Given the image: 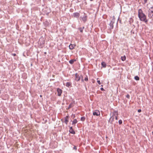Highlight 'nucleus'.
Segmentation results:
<instances>
[{
    "instance_id": "473e14b6",
    "label": "nucleus",
    "mask_w": 153,
    "mask_h": 153,
    "mask_svg": "<svg viewBox=\"0 0 153 153\" xmlns=\"http://www.w3.org/2000/svg\"><path fill=\"white\" fill-rule=\"evenodd\" d=\"M12 54L14 56L16 55V54L15 53H13Z\"/></svg>"
},
{
    "instance_id": "9d476101",
    "label": "nucleus",
    "mask_w": 153,
    "mask_h": 153,
    "mask_svg": "<svg viewBox=\"0 0 153 153\" xmlns=\"http://www.w3.org/2000/svg\"><path fill=\"white\" fill-rule=\"evenodd\" d=\"M114 116L115 117V119L116 120H117V115H118V114L117 113V111H114Z\"/></svg>"
},
{
    "instance_id": "72a5a7b5",
    "label": "nucleus",
    "mask_w": 153,
    "mask_h": 153,
    "mask_svg": "<svg viewBox=\"0 0 153 153\" xmlns=\"http://www.w3.org/2000/svg\"><path fill=\"white\" fill-rule=\"evenodd\" d=\"M40 97H42V96L41 95H40Z\"/></svg>"
},
{
    "instance_id": "412c9836",
    "label": "nucleus",
    "mask_w": 153,
    "mask_h": 153,
    "mask_svg": "<svg viewBox=\"0 0 153 153\" xmlns=\"http://www.w3.org/2000/svg\"><path fill=\"white\" fill-rule=\"evenodd\" d=\"M85 119V117H82L81 118V120L82 121H84Z\"/></svg>"
},
{
    "instance_id": "a211bd4d",
    "label": "nucleus",
    "mask_w": 153,
    "mask_h": 153,
    "mask_svg": "<svg viewBox=\"0 0 153 153\" xmlns=\"http://www.w3.org/2000/svg\"><path fill=\"white\" fill-rule=\"evenodd\" d=\"M77 122V121L76 119H75L72 122V125L75 124Z\"/></svg>"
},
{
    "instance_id": "6ab92c4d",
    "label": "nucleus",
    "mask_w": 153,
    "mask_h": 153,
    "mask_svg": "<svg viewBox=\"0 0 153 153\" xmlns=\"http://www.w3.org/2000/svg\"><path fill=\"white\" fill-rule=\"evenodd\" d=\"M126 59V57L125 56L121 57V60L123 61H125Z\"/></svg>"
},
{
    "instance_id": "2eb2a0df",
    "label": "nucleus",
    "mask_w": 153,
    "mask_h": 153,
    "mask_svg": "<svg viewBox=\"0 0 153 153\" xmlns=\"http://www.w3.org/2000/svg\"><path fill=\"white\" fill-rule=\"evenodd\" d=\"M76 61V60L74 59H72L70 60L69 62L70 64H73L75 61Z\"/></svg>"
},
{
    "instance_id": "f257e3e1",
    "label": "nucleus",
    "mask_w": 153,
    "mask_h": 153,
    "mask_svg": "<svg viewBox=\"0 0 153 153\" xmlns=\"http://www.w3.org/2000/svg\"><path fill=\"white\" fill-rule=\"evenodd\" d=\"M138 16L141 21L147 23L148 20L146 19V15L143 13L142 10L141 9H139L138 10Z\"/></svg>"
},
{
    "instance_id": "2f4dec72",
    "label": "nucleus",
    "mask_w": 153,
    "mask_h": 153,
    "mask_svg": "<svg viewBox=\"0 0 153 153\" xmlns=\"http://www.w3.org/2000/svg\"><path fill=\"white\" fill-rule=\"evenodd\" d=\"M81 80H82V82H83V81H84V80H83V79L82 76Z\"/></svg>"
},
{
    "instance_id": "5701e85b",
    "label": "nucleus",
    "mask_w": 153,
    "mask_h": 153,
    "mask_svg": "<svg viewBox=\"0 0 153 153\" xmlns=\"http://www.w3.org/2000/svg\"><path fill=\"white\" fill-rule=\"evenodd\" d=\"M86 77L85 78L84 80L86 81H88V77L87 76H86Z\"/></svg>"
},
{
    "instance_id": "423d86ee",
    "label": "nucleus",
    "mask_w": 153,
    "mask_h": 153,
    "mask_svg": "<svg viewBox=\"0 0 153 153\" xmlns=\"http://www.w3.org/2000/svg\"><path fill=\"white\" fill-rule=\"evenodd\" d=\"M114 23V22L112 21H111L109 25H110V30L112 29L113 28L114 25L113 24Z\"/></svg>"
},
{
    "instance_id": "dca6fc26",
    "label": "nucleus",
    "mask_w": 153,
    "mask_h": 153,
    "mask_svg": "<svg viewBox=\"0 0 153 153\" xmlns=\"http://www.w3.org/2000/svg\"><path fill=\"white\" fill-rule=\"evenodd\" d=\"M84 29V27H79L78 29L79 30L80 32L82 33L83 29Z\"/></svg>"
},
{
    "instance_id": "a878e982",
    "label": "nucleus",
    "mask_w": 153,
    "mask_h": 153,
    "mask_svg": "<svg viewBox=\"0 0 153 153\" xmlns=\"http://www.w3.org/2000/svg\"><path fill=\"white\" fill-rule=\"evenodd\" d=\"M126 97L128 99H129L130 98V96L129 94H128L126 95Z\"/></svg>"
},
{
    "instance_id": "c85d7f7f",
    "label": "nucleus",
    "mask_w": 153,
    "mask_h": 153,
    "mask_svg": "<svg viewBox=\"0 0 153 153\" xmlns=\"http://www.w3.org/2000/svg\"><path fill=\"white\" fill-rule=\"evenodd\" d=\"M100 90L102 91H104V88H100Z\"/></svg>"
},
{
    "instance_id": "b1692460",
    "label": "nucleus",
    "mask_w": 153,
    "mask_h": 153,
    "mask_svg": "<svg viewBox=\"0 0 153 153\" xmlns=\"http://www.w3.org/2000/svg\"><path fill=\"white\" fill-rule=\"evenodd\" d=\"M72 104H70L68 106V109L71 108L72 107Z\"/></svg>"
},
{
    "instance_id": "aec40b11",
    "label": "nucleus",
    "mask_w": 153,
    "mask_h": 153,
    "mask_svg": "<svg viewBox=\"0 0 153 153\" xmlns=\"http://www.w3.org/2000/svg\"><path fill=\"white\" fill-rule=\"evenodd\" d=\"M134 79L136 80H139L140 79L139 77L137 76H135L134 77Z\"/></svg>"
},
{
    "instance_id": "f704fd0d",
    "label": "nucleus",
    "mask_w": 153,
    "mask_h": 153,
    "mask_svg": "<svg viewBox=\"0 0 153 153\" xmlns=\"http://www.w3.org/2000/svg\"><path fill=\"white\" fill-rule=\"evenodd\" d=\"M152 134L153 135V131L152 132Z\"/></svg>"
},
{
    "instance_id": "0eeeda50",
    "label": "nucleus",
    "mask_w": 153,
    "mask_h": 153,
    "mask_svg": "<svg viewBox=\"0 0 153 153\" xmlns=\"http://www.w3.org/2000/svg\"><path fill=\"white\" fill-rule=\"evenodd\" d=\"M100 113L99 111H96L93 112V115H94L99 116L100 115Z\"/></svg>"
},
{
    "instance_id": "4468645a",
    "label": "nucleus",
    "mask_w": 153,
    "mask_h": 153,
    "mask_svg": "<svg viewBox=\"0 0 153 153\" xmlns=\"http://www.w3.org/2000/svg\"><path fill=\"white\" fill-rule=\"evenodd\" d=\"M101 65L103 67L105 68L106 66V65L105 63L104 62H102L101 63Z\"/></svg>"
},
{
    "instance_id": "4be33fe9",
    "label": "nucleus",
    "mask_w": 153,
    "mask_h": 153,
    "mask_svg": "<svg viewBox=\"0 0 153 153\" xmlns=\"http://www.w3.org/2000/svg\"><path fill=\"white\" fill-rule=\"evenodd\" d=\"M133 19L131 18L130 19V20L129 22H130V24H131V23L133 22Z\"/></svg>"
},
{
    "instance_id": "cd10ccee",
    "label": "nucleus",
    "mask_w": 153,
    "mask_h": 153,
    "mask_svg": "<svg viewBox=\"0 0 153 153\" xmlns=\"http://www.w3.org/2000/svg\"><path fill=\"white\" fill-rule=\"evenodd\" d=\"M148 0H144V4H146L147 1Z\"/></svg>"
},
{
    "instance_id": "f3484780",
    "label": "nucleus",
    "mask_w": 153,
    "mask_h": 153,
    "mask_svg": "<svg viewBox=\"0 0 153 153\" xmlns=\"http://www.w3.org/2000/svg\"><path fill=\"white\" fill-rule=\"evenodd\" d=\"M71 85V83L70 82H67L66 83V86L67 87H69Z\"/></svg>"
},
{
    "instance_id": "c756f323",
    "label": "nucleus",
    "mask_w": 153,
    "mask_h": 153,
    "mask_svg": "<svg viewBox=\"0 0 153 153\" xmlns=\"http://www.w3.org/2000/svg\"><path fill=\"white\" fill-rule=\"evenodd\" d=\"M73 149L75 150H76V146H74L73 147Z\"/></svg>"
},
{
    "instance_id": "f03ea898",
    "label": "nucleus",
    "mask_w": 153,
    "mask_h": 153,
    "mask_svg": "<svg viewBox=\"0 0 153 153\" xmlns=\"http://www.w3.org/2000/svg\"><path fill=\"white\" fill-rule=\"evenodd\" d=\"M148 17L151 19L153 18V7H151L148 11Z\"/></svg>"
},
{
    "instance_id": "6e6552de",
    "label": "nucleus",
    "mask_w": 153,
    "mask_h": 153,
    "mask_svg": "<svg viewBox=\"0 0 153 153\" xmlns=\"http://www.w3.org/2000/svg\"><path fill=\"white\" fill-rule=\"evenodd\" d=\"M73 16L74 17H76V18H78L79 17L80 14L78 12H76L74 13L73 14Z\"/></svg>"
},
{
    "instance_id": "c9c22d12",
    "label": "nucleus",
    "mask_w": 153,
    "mask_h": 153,
    "mask_svg": "<svg viewBox=\"0 0 153 153\" xmlns=\"http://www.w3.org/2000/svg\"><path fill=\"white\" fill-rule=\"evenodd\" d=\"M45 54H46V52H45Z\"/></svg>"
},
{
    "instance_id": "f8f14e48",
    "label": "nucleus",
    "mask_w": 153,
    "mask_h": 153,
    "mask_svg": "<svg viewBox=\"0 0 153 153\" xmlns=\"http://www.w3.org/2000/svg\"><path fill=\"white\" fill-rule=\"evenodd\" d=\"M68 116H66V117L65 118V123L66 124H68Z\"/></svg>"
},
{
    "instance_id": "ddd939ff",
    "label": "nucleus",
    "mask_w": 153,
    "mask_h": 153,
    "mask_svg": "<svg viewBox=\"0 0 153 153\" xmlns=\"http://www.w3.org/2000/svg\"><path fill=\"white\" fill-rule=\"evenodd\" d=\"M87 16H84L82 18V19L84 22H85L86 21H87Z\"/></svg>"
},
{
    "instance_id": "7ed1b4c3",
    "label": "nucleus",
    "mask_w": 153,
    "mask_h": 153,
    "mask_svg": "<svg viewBox=\"0 0 153 153\" xmlns=\"http://www.w3.org/2000/svg\"><path fill=\"white\" fill-rule=\"evenodd\" d=\"M57 95L59 96H60L62 92V90L59 88H58L57 89Z\"/></svg>"
},
{
    "instance_id": "39448f33",
    "label": "nucleus",
    "mask_w": 153,
    "mask_h": 153,
    "mask_svg": "<svg viewBox=\"0 0 153 153\" xmlns=\"http://www.w3.org/2000/svg\"><path fill=\"white\" fill-rule=\"evenodd\" d=\"M80 79V77L77 73L75 74V80L76 81H79Z\"/></svg>"
},
{
    "instance_id": "9b49d317",
    "label": "nucleus",
    "mask_w": 153,
    "mask_h": 153,
    "mask_svg": "<svg viewBox=\"0 0 153 153\" xmlns=\"http://www.w3.org/2000/svg\"><path fill=\"white\" fill-rule=\"evenodd\" d=\"M75 46V45H72L71 44L69 46V48L71 50H72L74 48V47Z\"/></svg>"
},
{
    "instance_id": "1a4fd4ad",
    "label": "nucleus",
    "mask_w": 153,
    "mask_h": 153,
    "mask_svg": "<svg viewBox=\"0 0 153 153\" xmlns=\"http://www.w3.org/2000/svg\"><path fill=\"white\" fill-rule=\"evenodd\" d=\"M70 132L72 134H75V132L73 129L72 127H71L70 128V130H69Z\"/></svg>"
},
{
    "instance_id": "20e7f679",
    "label": "nucleus",
    "mask_w": 153,
    "mask_h": 153,
    "mask_svg": "<svg viewBox=\"0 0 153 153\" xmlns=\"http://www.w3.org/2000/svg\"><path fill=\"white\" fill-rule=\"evenodd\" d=\"M114 114H113L112 116L110 118L109 120H108V122L110 123L111 124L114 121Z\"/></svg>"
},
{
    "instance_id": "bb28decb",
    "label": "nucleus",
    "mask_w": 153,
    "mask_h": 153,
    "mask_svg": "<svg viewBox=\"0 0 153 153\" xmlns=\"http://www.w3.org/2000/svg\"><path fill=\"white\" fill-rule=\"evenodd\" d=\"M97 82L99 85L101 84V82L100 80H97Z\"/></svg>"
},
{
    "instance_id": "393cba45",
    "label": "nucleus",
    "mask_w": 153,
    "mask_h": 153,
    "mask_svg": "<svg viewBox=\"0 0 153 153\" xmlns=\"http://www.w3.org/2000/svg\"><path fill=\"white\" fill-rule=\"evenodd\" d=\"M118 122L119 124L120 125L122 124V121L121 120H119Z\"/></svg>"
},
{
    "instance_id": "7c9ffc66",
    "label": "nucleus",
    "mask_w": 153,
    "mask_h": 153,
    "mask_svg": "<svg viewBox=\"0 0 153 153\" xmlns=\"http://www.w3.org/2000/svg\"><path fill=\"white\" fill-rule=\"evenodd\" d=\"M141 109H139L138 110V112H141Z\"/></svg>"
}]
</instances>
